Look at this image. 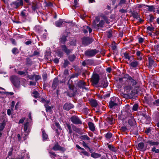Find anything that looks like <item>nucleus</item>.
I'll return each mask as SVG.
<instances>
[{"instance_id":"37","label":"nucleus","mask_w":159,"mask_h":159,"mask_svg":"<svg viewBox=\"0 0 159 159\" xmlns=\"http://www.w3.org/2000/svg\"><path fill=\"white\" fill-rule=\"evenodd\" d=\"M104 23V22L103 20H101L100 21L99 24H97V27H102Z\"/></svg>"},{"instance_id":"12","label":"nucleus","mask_w":159,"mask_h":159,"mask_svg":"<svg viewBox=\"0 0 159 159\" xmlns=\"http://www.w3.org/2000/svg\"><path fill=\"white\" fill-rule=\"evenodd\" d=\"M74 107L73 105L70 103H66L63 106V109L66 111H69Z\"/></svg>"},{"instance_id":"41","label":"nucleus","mask_w":159,"mask_h":159,"mask_svg":"<svg viewBox=\"0 0 159 159\" xmlns=\"http://www.w3.org/2000/svg\"><path fill=\"white\" fill-rule=\"evenodd\" d=\"M105 136L107 139H110L112 137V134L110 132H108L106 134Z\"/></svg>"},{"instance_id":"2","label":"nucleus","mask_w":159,"mask_h":159,"mask_svg":"<svg viewBox=\"0 0 159 159\" xmlns=\"http://www.w3.org/2000/svg\"><path fill=\"white\" fill-rule=\"evenodd\" d=\"M124 78L130 81V82L132 86L136 85L138 83V80L137 79H135L134 76L131 77L128 74H125L124 76Z\"/></svg>"},{"instance_id":"62","label":"nucleus","mask_w":159,"mask_h":159,"mask_svg":"<svg viewBox=\"0 0 159 159\" xmlns=\"http://www.w3.org/2000/svg\"><path fill=\"white\" fill-rule=\"evenodd\" d=\"M107 145H108V148L111 150L113 151L114 149V148L113 146L112 145H108V144L107 143Z\"/></svg>"},{"instance_id":"29","label":"nucleus","mask_w":159,"mask_h":159,"mask_svg":"<svg viewBox=\"0 0 159 159\" xmlns=\"http://www.w3.org/2000/svg\"><path fill=\"white\" fill-rule=\"evenodd\" d=\"M107 120L110 124H112L114 122V119L111 116H109L107 117Z\"/></svg>"},{"instance_id":"34","label":"nucleus","mask_w":159,"mask_h":159,"mask_svg":"<svg viewBox=\"0 0 159 159\" xmlns=\"http://www.w3.org/2000/svg\"><path fill=\"white\" fill-rule=\"evenodd\" d=\"M43 139V140H46L48 138V135L46 134L44 130L42 131Z\"/></svg>"},{"instance_id":"11","label":"nucleus","mask_w":159,"mask_h":159,"mask_svg":"<svg viewBox=\"0 0 159 159\" xmlns=\"http://www.w3.org/2000/svg\"><path fill=\"white\" fill-rule=\"evenodd\" d=\"M92 41V39L88 37H85L82 39V43L85 45L90 44Z\"/></svg>"},{"instance_id":"61","label":"nucleus","mask_w":159,"mask_h":159,"mask_svg":"<svg viewBox=\"0 0 159 159\" xmlns=\"http://www.w3.org/2000/svg\"><path fill=\"white\" fill-rule=\"evenodd\" d=\"M151 131V129H150V128H148L146 129L145 131V132L146 134H148Z\"/></svg>"},{"instance_id":"32","label":"nucleus","mask_w":159,"mask_h":159,"mask_svg":"<svg viewBox=\"0 0 159 159\" xmlns=\"http://www.w3.org/2000/svg\"><path fill=\"white\" fill-rule=\"evenodd\" d=\"M80 138L81 139L85 140H89L90 139V138L87 135H81L80 137Z\"/></svg>"},{"instance_id":"63","label":"nucleus","mask_w":159,"mask_h":159,"mask_svg":"<svg viewBox=\"0 0 159 159\" xmlns=\"http://www.w3.org/2000/svg\"><path fill=\"white\" fill-rule=\"evenodd\" d=\"M144 40V39L143 38H139V42L140 43H142Z\"/></svg>"},{"instance_id":"7","label":"nucleus","mask_w":159,"mask_h":159,"mask_svg":"<svg viewBox=\"0 0 159 159\" xmlns=\"http://www.w3.org/2000/svg\"><path fill=\"white\" fill-rule=\"evenodd\" d=\"M52 149L55 151H60L63 152L66 150L64 147L60 146L58 142H56L54 144Z\"/></svg>"},{"instance_id":"21","label":"nucleus","mask_w":159,"mask_h":159,"mask_svg":"<svg viewBox=\"0 0 159 159\" xmlns=\"http://www.w3.org/2000/svg\"><path fill=\"white\" fill-rule=\"evenodd\" d=\"M90 104L93 107H96L98 105L97 101L94 99H92L90 101Z\"/></svg>"},{"instance_id":"18","label":"nucleus","mask_w":159,"mask_h":159,"mask_svg":"<svg viewBox=\"0 0 159 159\" xmlns=\"http://www.w3.org/2000/svg\"><path fill=\"white\" fill-rule=\"evenodd\" d=\"M136 55L138 57L137 59L138 60H142V53L140 51L137 50L136 52Z\"/></svg>"},{"instance_id":"57","label":"nucleus","mask_w":159,"mask_h":159,"mask_svg":"<svg viewBox=\"0 0 159 159\" xmlns=\"http://www.w3.org/2000/svg\"><path fill=\"white\" fill-rule=\"evenodd\" d=\"M82 144L84 147L87 148L89 149H90V148L87 145V144L84 141L82 142Z\"/></svg>"},{"instance_id":"26","label":"nucleus","mask_w":159,"mask_h":159,"mask_svg":"<svg viewBox=\"0 0 159 159\" xmlns=\"http://www.w3.org/2000/svg\"><path fill=\"white\" fill-rule=\"evenodd\" d=\"M91 157L94 158H97L101 157V155L100 154L93 153L91 154Z\"/></svg>"},{"instance_id":"55","label":"nucleus","mask_w":159,"mask_h":159,"mask_svg":"<svg viewBox=\"0 0 159 159\" xmlns=\"http://www.w3.org/2000/svg\"><path fill=\"white\" fill-rule=\"evenodd\" d=\"M107 37L108 38H110L112 37V34L111 31H109L107 32Z\"/></svg>"},{"instance_id":"44","label":"nucleus","mask_w":159,"mask_h":159,"mask_svg":"<svg viewBox=\"0 0 159 159\" xmlns=\"http://www.w3.org/2000/svg\"><path fill=\"white\" fill-rule=\"evenodd\" d=\"M82 151L81 152L84 155L89 157V154L86 151H85L84 148V150H82Z\"/></svg>"},{"instance_id":"20","label":"nucleus","mask_w":159,"mask_h":159,"mask_svg":"<svg viewBox=\"0 0 159 159\" xmlns=\"http://www.w3.org/2000/svg\"><path fill=\"white\" fill-rule=\"evenodd\" d=\"M144 147V143H143L141 142L140 143L138 144L137 148L139 150L142 151L143 150Z\"/></svg>"},{"instance_id":"27","label":"nucleus","mask_w":159,"mask_h":159,"mask_svg":"<svg viewBox=\"0 0 159 159\" xmlns=\"http://www.w3.org/2000/svg\"><path fill=\"white\" fill-rule=\"evenodd\" d=\"M102 86L103 88H106L108 85V82L105 80H103L102 83Z\"/></svg>"},{"instance_id":"8","label":"nucleus","mask_w":159,"mask_h":159,"mask_svg":"<svg viewBox=\"0 0 159 159\" xmlns=\"http://www.w3.org/2000/svg\"><path fill=\"white\" fill-rule=\"evenodd\" d=\"M99 80V75L97 74H95L93 75L91 81L93 84L96 85L98 83Z\"/></svg>"},{"instance_id":"39","label":"nucleus","mask_w":159,"mask_h":159,"mask_svg":"<svg viewBox=\"0 0 159 159\" xmlns=\"http://www.w3.org/2000/svg\"><path fill=\"white\" fill-rule=\"evenodd\" d=\"M125 58L126 59H128L129 60L130 59V57L129 56V54L128 53L125 52L123 53Z\"/></svg>"},{"instance_id":"54","label":"nucleus","mask_w":159,"mask_h":159,"mask_svg":"<svg viewBox=\"0 0 159 159\" xmlns=\"http://www.w3.org/2000/svg\"><path fill=\"white\" fill-rule=\"evenodd\" d=\"M155 140L156 141H159V133H158L155 134Z\"/></svg>"},{"instance_id":"49","label":"nucleus","mask_w":159,"mask_h":159,"mask_svg":"<svg viewBox=\"0 0 159 159\" xmlns=\"http://www.w3.org/2000/svg\"><path fill=\"white\" fill-rule=\"evenodd\" d=\"M153 104L154 105L156 106H159V99L156 100L154 102H153Z\"/></svg>"},{"instance_id":"14","label":"nucleus","mask_w":159,"mask_h":159,"mask_svg":"<svg viewBox=\"0 0 159 159\" xmlns=\"http://www.w3.org/2000/svg\"><path fill=\"white\" fill-rule=\"evenodd\" d=\"M17 1L13 2L11 4V5H13L16 8H17L20 5H23V1L22 0H20L19 2H17Z\"/></svg>"},{"instance_id":"48","label":"nucleus","mask_w":159,"mask_h":159,"mask_svg":"<svg viewBox=\"0 0 159 159\" xmlns=\"http://www.w3.org/2000/svg\"><path fill=\"white\" fill-rule=\"evenodd\" d=\"M138 105L137 104H134L133 107L132 109L134 111H136L137 110Z\"/></svg>"},{"instance_id":"22","label":"nucleus","mask_w":159,"mask_h":159,"mask_svg":"<svg viewBox=\"0 0 159 159\" xmlns=\"http://www.w3.org/2000/svg\"><path fill=\"white\" fill-rule=\"evenodd\" d=\"M139 12L134 11L132 13V15L134 18L138 19L139 18Z\"/></svg>"},{"instance_id":"25","label":"nucleus","mask_w":159,"mask_h":159,"mask_svg":"<svg viewBox=\"0 0 159 159\" xmlns=\"http://www.w3.org/2000/svg\"><path fill=\"white\" fill-rule=\"evenodd\" d=\"M132 89V87L131 85H127L124 87V90L127 92L129 93Z\"/></svg>"},{"instance_id":"3","label":"nucleus","mask_w":159,"mask_h":159,"mask_svg":"<svg viewBox=\"0 0 159 159\" xmlns=\"http://www.w3.org/2000/svg\"><path fill=\"white\" fill-rule=\"evenodd\" d=\"M98 52V51L96 49H89L85 51V55L88 57H92L95 55Z\"/></svg>"},{"instance_id":"13","label":"nucleus","mask_w":159,"mask_h":159,"mask_svg":"<svg viewBox=\"0 0 159 159\" xmlns=\"http://www.w3.org/2000/svg\"><path fill=\"white\" fill-rule=\"evenodd\" d=\"M139 64V61L134 60L130 63L129 66L131 68H134L138 67Z\"/></svg>"},{"instance_id":"60","label":"nucleus","mask_w":159,"mask_h":159,"mask_svg":"<svg viewBox=\"0 0 159 159\" xmlns=\"http://www.w3.org/2000/svg\"><path fill=\"white\" fill-rule=\"evenodd\" d=\"M120 129L122 131L125 132L127 130V129L126 127L122 126L121 127Z\"/></svg>"},{"instance_id":"51","label":"nucleus","mask_w":159,"mask_h":159,"mask_svg":"<svg viewBox=\"0 0 159 159\" xmlns=\"http://www.w3.org/2000/svg\"><path fill=\"white\" fill-rule=\"evenodd\" d=\"M147 29L150 31H153L154 30V28L153 27L148 26L147 28Z\"/></svg>"},{"instance_id":"23","label":"nucleus","mask_w":159,"mask_h":159,"mask_svg":"<svg viewBox=\"0 0 159 159\" xmlns=\"http://www.w3.org/2000/svg\"><path fill=\"white\" fill-rule=\"evenodd\" d=\"M6 125V122L5 120H3L2 122L0 124V131H2L3 130Z\"/></svg>"},{"instance_id":"45","label":"nucleus","mask_w":159,"mask_h":159,"mask_svg":"<svg viewBox=\"0 0 159 159\" xmlns=\"http://www.w3.org/2000/svg\"><path fill=\"white\" fill-rule=\"evenodd\" d=\"M41 101L42 102H43L44 103H46V104H48L50 101L48 100H46L43 98H42L41 99Z\"/></svg>"},{"instance_id":"31","label":"nucleus","mask_w":159,"mask_h":159,"mask_svg":"<svg viewBox=\"0 0 159 159\" xmlns=\"http://www.w3.org/2000/svg\"><path fill=\"white\" fill-rule=\"evenodd\" d=\"M149 65L151 66L154 63V61L153 58L152 57H148Z\"/></svg>"},{"instance_id":"4","label":"nucleus","mask_w":159,"mask_h":159,"mask_svg":"<svg viewBox=\"0 0 159 159\" xmlns=\"http://www.w3.org/2000/svg\"><path fill=\"white\" fill-rule=\"evenodd\" d=\"M68 83L69 89L67 90V93L68 96L70 97H72L75 94V90L74 89V86L72 84H70Z\"/></svg>"},{"instance_id":"58","label":"nucleus","mask_w":159,"mask_h":159,"mask_svg":"<svg viewBox=\"0 0 159 159\" xmlns=\"http://www.w3.org/2000/svg\"><path fill=\"white\" fill-rule=\"evenodd\" d=\"M126 2V0H120L119 3V5H121L122 4H124Z\"/></svg>"},{"instance_id":"53","label":"nucleus","mask_w":159,"mask_h":159,"mask_svg":"<svg viewBox=\"0 0 159 159\" xmlns=\"http://www.w3.org/2000/svg\"><path fill=\"white\" fill-rule=\"evenodd\" d=\"M28 123L27 122L24 125V130L25 132H26L27 130L28 129Z\"/></svg>"},{"instance_id":"5","label":"nucleus","mask_w":159,"mask_h":159,"mask_svg":"<svg viewBox=\"0 0 159 159\" xmlns=\"http://www.w3.org/2000/svg\"><path fill=\"white\" fill-rule=\"evenodd\" d=\"M119 100L117 97H113L112 98L111 100L109 103V106L111 108L117 106L118 105Z\"/></svg>"},{"instance_id":"1","label":"nucleus","mask_w":159,"mask_h":159,"mask_svg":"<svg viewBox=\"0 0 159 159\" xmlns=\"http://www.w3.org/2000/svg\"><path fill=\"white\" fill-rule=\"evenodd\" d=\"M10 80L13 85L16 88L20 87V79L16 75H12L10 77Z\"/></svg>"},{"instance_id":"16","label":"nucleus","mask_w":159,"mask_h":159,"mask_svg":"<svg viewBox=\"0 0 159 159\" xmlns=\"http://www.w3.org/2000/svg\"><path fill=\"white\" fill-rule=\"evenodd\" d=\"M88 125L89 129L93 132L95 130V128L94 124L91 122H89L88 123Z\"/></svg>"},{"instance_id":"36","label":"nucleus","mask_w":159,"mask_h":159,"mask_svg":"<svg viewBox=\"0 0 159 159\" xmlns=\"http://www.w3.org/2000/svg\"><path fill=\"white\" fill-rule=\"evenodd\" d=\"M66 126L69 130V133L70 134H72V130L70 125L69 124H66Z\"/></svg>"},{"instance_id":"43","label":"nucleus","mask_w":159,"mask_h":159,"mask_svg":"<svg viewBox=\"0 0 159 159\" xmlns=\"http://www.w3.org/2000/svg\"><path fill=\"white\" fill-rule=\"evenodd\" d=\"M33 96H34L35 98H37L39 97V93L36 91H34L33 92Z\"/></svg>"},{"instance_id":"28","label":"nucleus","mask_w":159,"mask_h":159,"mask_svg":"<svg viewBox=\"0 0 159 159\" xmlns=\"http://www.w3.org/2000/svg\"><path fill=\"white\" fill-rule=\"evenodd\" d=\"M63 23L62 20H60L56 22V25L57 27H61Z\"/></svg>"},{"instance_id":"40","label":"nucleus","mask_w":159,"mask_h":159,"mask_svg":"<svg viewBox=\"0 0 159 159\" xmlns=\"http://www.w3.org/2000/svg\"><path fill=\"white\" fill-rule=\"evenodd\" d=\"M148 7V10L150 11H152L155 9L154 7L153 6H147Z\"/></svg>"},{"instance_id":"10","label":"nucleus","mask_w":159,"mask_h":159,"mask_svg":"<svg viewBox=\"0 0 159 159\" xmlns=\"http://www.w3.org/2000/svg\"><path fill=\"white\" fill-rule=\"evenodd\" d=\"M77 86L80 88L85 89L86 90H88V88L85 87L86 83L83 80H80L77 84Z\"/></svg>"},{"instance_id":"56","label":"nucleus","mask_w":159,"mask_h":159,"mask_svg":"<svg viewBox=\"0 0 159 159\" xmlns=\"http://www.w3.org/2000/svg\"><path fill=\"white\" fill-rule=\"evenodd\" d=\"M26 64L29 65L31 63V62L30 59L29 58H27L26 59Z\"/></svg>"},{"instance_id":"6","label":"nucleus","mask_w":159,"mask_h":159,"mask_svg":"<svg viewBox=\"0 0 159 159\" xmlns=\"http://www.w3.org/2000/svg\"><path fill=\"white\" fill-rule=\"evenodd\" d=\"M70 119L71 121L74 124H82V121L78 116H72Z\"/></svg>"},{"instance_id":"15","label":"nucleus","mask_w":159,"mask_h":159,"mask_svg":"<svg viewBox=\"0 0 159 159\" xmlns=\"http://www.w3.org/2000/svg\"><path fill=\"white\" fill-rule=\"evenodd\" d=\"M61 47L62 51L65 52L67 54H69L71 52L72 50L67 49V47L65 45H62Z\"/></svg>"},{"instance_id":"30","label":"nucleus","mask_w":159,"mask_h":159,"mask_svg":"<svg viewBox=\"0 0 159 159\" xmlns=\"http://www.w3.org/2000/svg\"><path fill=\"white\" fill-rule=\"evenodd\" d=\"M31 5L32 6V8L33 10L35 11L37 8V3L36 2H32Z\"/></svg>"},{"instance_id":"38","label":"nucleus","mask_w":159,"mask_h":159,"mask_svg":"<svg viewBox=\"0 0 159 159\" xmlns=\"http://www.w3.org/2000/svg\"><path fill=\"white\" fill-rule=\"evenodd\" d=\"M75 58V55L73 54L70 55L69 57V60L71 61H73Z\"/></svg>"},{"instance_id":"24","label":"nucleus","mask_w":159,"mask_h":159,"mask_svg":"<svg viewBox=\"0 0 159 159\" xmlns=\"http://www.w3.org/2000/svg\"><path fill=\"white\" fill-rule=\"evenodd\" d=\"M27 77L30 79L33 80L35 78V80L37 81L38 80V78L39 77L37 75H28L27 76Z\"/></svg>"},{"instance_id":"64","label":"nucleus","mask_w":159,"mask_h":159,"mask_svg":"<svg viewBox=\"0 0 159 159\" xmlns=\"http://www.w3.org/2000/svg\"><path fill=\"white\" fill-rule=\"evenodd\" d=\"M17 73L20 75H22L25 74V72H24V71H18Z\"/></svg>"},{"instance_id":"42","label":"nucleus","mask_w":159,"mask_h":159,"mask_svg":"<svg viewBox=\"0 0 159 159\" xmlns=\"http://www.w3.org/2000/svg\"><path fill=\"white\" fill-rule=\"evenodd\" d=\"M78 73H75L73 74L70 77V79L69 80V83H70V81H72V80H70V79L75 77H77L78 76Z\"/></svg>"},{"instance_id":"19","label":"nucleus","mask_w":159,"mask_h":159,"mask_svg":"<svg viewBox=\"0 0 159 159\" xmlns=\"http://www.w3.org/2000/svg\"><path fill=\"white\" fill-rule=\"evenodd\" d=\"M67 37V36L65 35H62L60 39V42L61 43L65 44L67 40L66 38Z\"/></svg>"},{"instance_id":"46","label":"nucleus","mask_w":159,"mask_h":159,"mask_svg":"<svg viewBox=\"0 0 159 159\" xmlns=\"http://www.w3.org/2000/svg\"><path fill=\"white\" fill-rule=\"evenodd\" d=\"M151 151L152 152H154L156 153H158L159 152V149H156V148L155 147H154L152 148Z\"/></svg>"},{"instance_id":"17","label":"nucleus","mask_w":159,"mask_h":159,"mask_svg":"<svg viewBox=\"0 0 159 159\" xmlns=\"http://www.w3.org/2000/svg\"><path fill=\"white\" fill-rule=\"evenodd\" d=\"M129 124L131 126H133L135 125L136 124V121L133 117H131L128 120Z\"/></svg>"},{"instance_id":"9","label":"nucleus","mask_w":159,"mask_h":159,"mask_svg":"<svg viewBox=\"0 0 159 159\" xmlns=\"http://www.w3.org/2000/svg\"><path fill=\"white\" fill-rule=\"evenodd\" d=\"M62 82L60 81V82L58 80V79L57 78H55L53 81L52 84V87L53 89L54 90H55L57 87V85H58V84L60 83H62Z\"/></svg>"},{"instance_id":"50","label":"nucleus","mask_w":159,"mask_h":159,"mask_svg":"<svg viewBox=\"0 0 159 159\" xmlns=\"http://www.w3.org/2000/svg\"><path fill=\"white\" fill-rule=\"evenodd\" d=\"M55 124L56 127H57L60 130H61L62 129L59 123L57 122H55Z\"/></svg>"},{"instance_id":"52","label":"nucleus","mask_w":159,"mask_h":159,"mask_svg":"<svg viewBox=\"0 0 159 159\" xmlns=\"http://www.w3.org/2000/svg\"><path fill=\"white\" fill-rule=\"evenodd\" d=\"M69 64V62L67 60H65L64 64V67H66Z\"/></svg>"},{"instance_id":"47","label":"nucleus","mask_w":159,"mask_h":159,"mask_svg":"<svg viewBox=\"0 0 159 159\" xmlns=\"http://www.w3.org/2000/svg\"><path fill=\"white\" fill-rule=\"evenodd\" d=\"M76 41L75 39H73L72 41H71L70 42V44L71 45H72L73 46H76Z\"/></svg>"},{"instance_id":"33","label":"nucleus","mask_w":159,"mask_h":159,"mask_svg":"<svg viewBox=\"0 0 159 159\" xmlns=\"http://www.w3.org/2000/svg\"><path fill=\"white\" fill-rule=\"evenodd\" d=\"M44 106L46 108V111L47 112H51L52 111V107L50 106H48V104H45Z\"/></svg>"},{"instance_id":"35","label":"nucleus","mask_w":159,"mask_h":159,"mask_svg":"<svg viewBox=\"0 0 159 159\" xmlns=\"http://www.w3.org/2000/svg\"><path fill=\"white\" fill-rule=\"evenodd\" d=\"M12 53L14 54H16L19 52V51L18 49L16 48H13L12 50Z\"/></svg>"},{"instance_id":"59","label":"nucleus","mask_w":159,"mask_h":159,"mask_svg":"<svg viewBox=\"0 0 159 159\" xmlns=\"http://www.w3.org/2000/svg\"><path fill=\"white\" fill-rule=\"evenodd\" d=\"M25 119V117H24L23 118L20 119L19 121L18 124H20L23 123Z\"/></svg>"}]
</instances>
